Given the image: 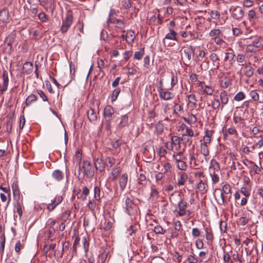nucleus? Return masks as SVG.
<instances>
[{
  "instance_id": "obj_24",
  "label": "nucleus",
  "mask_w": 263,
  "mask_h": 263,
  "mask_svg": "<svg viewBox=\"0 0 263 263\" xmlns=\"http://www.w3.org/2000/svg\"><path fill=\"white\" fill-rule=\"evenodd\" d=\"M121 171V168L120 166L115 167L112 170L110 176V178L112 181H115L117 179Z\"/></svg>"
},
{
  "instance_id": "obj_59",
  "label": "nucleus",
  "mask_w": 263,
  "mask_h": 263,
  "mask_svg": "<svg viewBox=\"0 0 263 263\" xmlns=\"http://www.w3.org/2000/svg\"><path fill=\"white\" fill-rule=\"evenodd\" d=\"M36 92L43 101L46 102L48 101L47 96L42 90H37Z\"/></svg>"
},
{
  "instance_id": "obj_26",
  "label": "nucleus",
  "mask_w": 263,
  "mask_h": 263,
  "mask_svg": "<svg viewBox=\"0 0 263 263\" xmlns=\"http://www.w3.org/2000/svg\"><path fill=\"white\" fill-rule=\"evenodd\" d=\"M52 177L58 181H60L63 179V174L59 170H56L52 172Z\"/></svg>"
},
{
  "instance_id": "obj_44",
  "label": "nucleus",
  "mask_w": 263,
  "mask_h": 263,
  "mask_svg": "<svg viewBox=\"0 0 263 263\" xmlns=\"http://www.w3.org/2000/svg\"><path fill=\"white\" fill-rule=\"evenodd\" d=\"M121 89L119 88H116L112 92L111 95V101L114 102L116 100V99L118 98V96H119V93H120Z\"/></svg>"
},
{
  "instance_id": "obj_5",
  "label": "nucleus",
  "mask_w": 263,
  "mask_h": 263,
  "mask_svg": "<svg viewBox=\"0 0 263 263\" xmlns=\"http://www.w3.org/2000/svg\"><path fill=\"white\" fill-rule=\"evenodd\" d=\"M232 17L235 20H240L244 15L243 9L239 6H232L229 9Z\"/></svg>"
},
{
  "instance_id": "obj_42",
  "label": "nucleus",
  "mask_w": 263,
  "mask_h": 263,
  "mask_svg": "<svg viewBox=\"0 0 263 263\" xmlns=\"http://www.w3.org/2000/svg\"><path fill=\"white\" fill-rule=\"evenodd\" d=\"M249 163L252 164L250 167L254 171V173L257 174H259L261 172L260 167L252 161H249Z\"/></svg>"
},
{
  "instance_id": "obj_33",
  "label": "nucleus",
  "mask_w": 263,
  "mask_h": 263,
  "mask_svg": "<svg viewBox=\"0 0 263 263\" xmlns=\"http://www.w3.org/2000/svg\"><path fill=\"white\" fill-rule=\"evenodd\" d=\"M187 174L186 173H182L181 174L180 178L178 180V185L180 186L184 185L185 182L187 180Z\"/></svg>"
},
{
  "instance_id": "obj_45",
  "label": "nucleus",
  "mask_w": 263,
  "mask_h": 263,
  "mask_svg": "<svg viewBox=\"0 0 263 263\" xmlns=\"http://www.w3.org/2000/svg\"><path fill=\"white\" fill-rule=\"evenodd\" d=\"M197 188L202 192V193H204L206 192V190L205 189V184L202 181L200 180L197 184Z\"/></svg>"
},
{
  "instance_id": "obj_30",
  "label": "nucleus",
  "mask_w": 263,
  "mask_h": 263,
  "mask_svg": "<svg viewBox=\"0 0 263 263\" xmlns=\"http://www.w3.org/2000/svg\"><path fill=\"white\" fill-rule=\"evenodd\" d=\"M224 194H225L223 193V192H221V193H220V199L217 200V202L219 205H221L227 204L228 201H229L230 198H231V196L230 195L228 200L227 199L226 196H225Z\"/></svg>"
},
{
  "instance_id": "obj_20",
  "label": "nucleus",
  "mask_w": 263,
  "mask_h": 263,
  "mask_svg": "<svg viewBox=\"0 0 263 263\" xmlns=\"http://www.w3.org/2000/svg\"><path fill=\"white\" fill-rule=\"evenodd\" d=\"M33 68V64L31 62H26L23 65V69L24 72L27 74L31 73L32 72Z\"/></svg>"
},
{
  "instance_id": "obj_36",
  "label": "nucleus",
  "mask_w": 263,
  "mask_h": 263,
  "mask_svg": "<svg viewBox=\"0 0 263 263\" xmlns=\"http://www.w3.org/2000/svg\"><path fill=\"white\" fill-rule=\"evenodd\" d=\"M89 189L86 186H85L83 188L82 194L80 195V197H78V198L81 199L82 200L84 201L86 199V197L89 195Z\"/></svg>"
},
{
  "instance_id": "obj_8",
  "label": "nucleus",
  "mask_w": 263,
  "mask_h": 263,
  "mask_svg": "<svg viewBox=\"0 0 263 263\" xmlns=\"http://www.w3.org/2000/svg\"><path fill=\"white\" fill-rule=\"evenodd\" d=\"M3 83L2 88L0 90V92L1 94L4 93L5 92L8 88V83H9V78H8V73L6 70H3V76H2Z\"/></svg>"
},
{
  "instance_id": "obj_34",
  "label": "nucleus",
  "mask_w": 263,
  "mask_h": 263,
  "mask_svg": "<svg viewBox=\"0 0 263 263\" xmlns=\"http://www.w3.org/2000/svg\"><path fill=\"white\" fill-rule=\"evenodd\" d=\"M37 100V97L35 95L31 94L27 98L26 101H25V104L27 106H29L32 102H34L36 101Z\"/></svg>"
},
{
  "instance_id": "obj_28",
  "label": "nucleus",
  "mask_w": 263,
  "mask_h": 263,
  "mask_svg": "<svg viewBox=\"0 0 263 263\" xmlns=\"http://www.w3.org/2000/svg\"><path fill=\"white\" fill-rule=\"evenodd\" d=\"M159 197V193L156 188L153 185L151 187L150 199L152 200H157Z\"/></svg>"
},
{
  "instance_id": "obj_13",
  "label": "nucleus",
  "mask_w": 263,
  "mask_h": 263,
  "mask_svg": "<svg viewBox=\"0 0 263 263\" xmlns=\"http://www.w3.org/2000/svg\"><path fill=\"white\" fill-rule=\"evenodd\" d=\"M128 175L126 173L123 174L119 178V184L121 191H123L127 185Z\"/></svg>"
},
{
  "instance_id": "obj_27",
  "label": "nucleus",
  "mask_w": 263,
  "mask_h": 263,
  "mask_svg": "<svg viewBox=\"0 0 263 263\" xmlns=\"http://www.w3.org/2000/svg\"><path fill=\"white\" fill-rule=\"evenodd\" d=\"M135 38V33L132 30H129L126 34V41L128 44H132L134 42Z\"/></svg>"
},
{
  "instance_id": "obj_18",
  "label": "nucleus",
  "mask_w": 263,
  "mask_h": 263,
  "mask_svg": "<svg viewBox=\"0 0 263 263\" xmlns=\"http://www.w3.org/2000/svg\"><path fill=\"white\" fill-rule=\"evenodd\" d=\"M16 201L15 207L16 209V212L19 215L20 217H21L22 216L23 214V209L22 206L23 205V197L22 198H20V199H15Z\"/></svg>"
},
{
  "instance_id": "obj_17",
  "label": "nucleus",
  "mask_w": 263,
  "mask_h": 263,
  "mask_svg": "<svg viewBox=\"0 0 263 263\" xmlns=\"http://www.w3.org/2000/svg\"><path fill=\"white\" fill-rule=\"evenodd\" d=\"M169 33H167L165 36V39L178 41L177 32L172 28H170Z\"/></svg>"
},
{
  "instance_id": "obj_55",
  "label": "nucleus",
  "mask_w": 263,
  "mask_h": 263,
  "mask_svg": "<svg viewBox=\"0 0 263 263\" xmlns=\"http://www.w3.org/2000/svg\"><path fill=\"white\" fill-rule=\"evenodd\" d=\"M39 19L42 22H46L48 18L47 15L45 12H42L38 15Z\"/></svg>"
},
{
  "instance_id": "obj_43",
  "label": "nucleus",
  "mask_w": 263,
  "mask_h": 263,
  "mask_svg": "<svg viewBox=\"0 0 263 263\" xmlns=\"http://www.w3.org/2000/svg\"><path fill=\"white\" fill-rule=\"evenodd\" d=\"M144 48L143 47L139 51H136L134 55V59L138 60H141L144 53Z\"/></svg>"
},
{
  "instance_id": "obj_31",
  "label": "nucleus",
  "mask_w": 263,
  "mask_h": 263,
  "mask_svg": "<svg viewBox=\"0 0 263 263\" xmlns=\"http://www.w3.org/2000/svg\"><path fill=\"white\" fill-rule=\"evenodd\" d=\"M87 116L88 119L89 120L90 122L95 121L97 119V114L95 112L94 110L92 108H90L87 111Z\"/></svg>"
},
{
  "instance_id": "obj_22",
  "label": "nucleus",
  "mask_w": 263,
  "mask_h": 263,
  "mask_svg": "<svg viewBox=\"0 0 263 263\" xmlns=\"http://www.w3.org/2000/svg\"><path fill=\"white\" fill-rule=\"evenodd\" d=\"M95 166L97 170L99 169L100 171H103L105 167V163L101 159L97 158L95 160Z\"/></svg>"
},
{
  "instance_id": "obj_58",
  "label": "nucleus",
  "mask_w": 263,
  "mask_h": 263,
  "mask_svg": "<svg viewBox=\"0 0 263 263\" xmlns=\"http://www.w3.org/2000/svg\"><path fill=\"white\" fill-rule=\"evenodd\" d=\"M214 91V89L211 86L206 85L204 86V92H205V94L212 96L213 95Z\"/></svg>"
},
{
  "instance_id": "obj_48",
  "label": "nucleus",
  "mask_w": 263,
  "mask_h": 263,
  "mask_svg": "<svg viewBox=\"0 0 263 263\" xmlns=\"http://www.w3.org/2000/svg\"><path fill=\"white\" fill-rule=\"evenodd\" d=\"M223 260L224 262L228 263L231 262V263H233V261L231 260V256L229 252H226L224 251L223 255Z\"/></svg>"
},
{
  "instance_id": "obj_25",
  "label": "nucleus",
  "mask_w": 263,
  "mask_h": 263,
  "mask_svg": "<svg viewBox=\"0 0 263 263\" xmlns=\"http://www.w3.org/2000/svg\"><path fill=\"white\" fill-rule=\"evenodd\" d=\"M205 232V238L210 242H212L214 237L212 229L211 228L206 227L204 228Z\"/></svg>"
},
{
  "instance_id": "obj_9",
  "label": "nucleus",
  "mask_w": 263,
  "mask_h": 263,
  "mask_svg": "<svg viewBox=\"0 0 263 263\" xmlns=\"http://www.w3.org/2000/svg\"><path fill=\"white\" fill-rule=\"evenodd\" d=\"M9 11L7 8H4L0 11V24L7 23L9 21Z\"/></svg>"
},
{
  "instance_id": "obj_53",
  "label": "nucleus",
  "mask_w": 263,
  "mask_h": 263,
  "mask_svg": "<svg viewBox=\"0 0 263 263\" xmlns=\"http://www.w3.org/2000/svg\"><path fill=\"white\" fill-rule=\"evenodd\" d=\"M210 59L212 61L213 65H215V63H216V62L219 61L220 60V59L218 57L217 54L214 52L210 54Z\"/></svg>"
},
{
  "instance_id": "obj_29",
  "label": "nucleus",
  "mask_w": 263,
  "mask_h": 263,
  "mask_svg": "<svg viewBox=\"0 0 263 263\" xmlns=\"http://www.w3.org/2000/svg\"><path fill=\"white\" fill-rule=\"evenodd\" d=\"M250 45L254 46L256 47L263 49L262 40L259 38L254 39L251 43L249 44Z\"/></svg>"
},
{
  "instance_id": "obj_40",
  "label": "nucleus",
  "mask_w": 263,
  "mask_h": 263,
  "mask_svg": "<svg viewBox=\"0 0 263 263\" xmlns=\"http://www.w3.org/2000/svg\"><path fill=\"white\" fill-rule=\"evenodd\" d=\"M232 258L234 261L239 263H243L244 260L242 258V255H239L237 252L232 255Z\"/></svg>"
},
{
  "instance_id": "obj_23",
  "label": "nucleus",
  "mask_w": 263,
  "mask_h": 263,
  "mask_svg": "<svg viewBox=\"0 0 263 263\" xmlns=\"http://www.w3.org/2000/svg\"><path fill=\"white\" fill-rule=\"evenodd\" d=\"M116 159L111 156H107L105 158V166L108 168H111L115 163Z\"/></svg>"
},
{
  "instance_id": "obj_2",
  "label": "nucleus",
  "mask_w": 263,
  "mask_h": 263,
  "mask_svg": "<svg viewBox=\"0 0 263 263\" xmlns=\"http://www.w3.org/2000/svg\"><path fill=\"white\" fill-rule=\"evenodd\" d=\"M79 170L80 172L83 173V176L87 178H92L95 174V168L91 162L88 160H84L82 163L79 162Z\"/></svg>"
},
{
  "instance_id": "obj_50",
  "label": "nucleus",
  "mask_w": 263,
  "mask_h": 263,
  "mask_svg": "<svg viewBox=\"0 0 263 263\" xmlns=\"http://www.w3.org/2000/svg\"><path fill=\"white\" fill-rule=\"evenodd\" d=\"M240 192L246 197H248L250 196V190L246 187H241L240 188Z\"/></svg>"
},
{
  "instance_id": "obj_49",
  "label": "nucleus",
  "mask_w": 263,
  "mask_h": 263,
  "mask_svg": "<svg viewBox=\"0 0 263 263\" xmlns=\"http://www.w3.org/2000/svg\"><path fill=\"white\" fill-rule=\"evenodd\" d=\"M245 97V93L242 91H240L235 96L234 99L236 101H240L243 100Z\"/></svg>"
},
{
  "instance_id": "obj_60",
  "label": "nucleus",
  "mask_w": 263,
  "mask_h": 263,
  "mask_svg": "<svg viewBox=\"0 0 263 263\" xmlns=\"http://www.w3.org/2000/svg\"><path fill=\"white\" fill-rule=\"evenodd\" d=\"M83 246L85 253H87L89 250V242L86 237L83 238Z\"/></svg>"
},
{
  "instance_id": "obj_47",
  "label": "nucleus",
  "mask_w": 263,
  "mask_h": 263,
  "mask_svg": "<svg viewBox=\"0 0 263 263\" xmlns=\"http://www.w3.org/2000/svg\"><path fill=\"white\" fill-rule=\"evenodd\" d=\"M220 30L218 29H215L212 30L210 33L209 35L211 37H212L213 39H215V37L218 36V35L220 34Z\"/></svg>"
},
{
  "instance_id": "obj_37",
  "label": "nucleus",
  "mask_w": 263,
  "mask_h": 263,
  "mask_svg": "<svg viewBox=\"0 0 263 263\" xmlns=\"http://www.w3.org/2000/svg\"><path fill=\"white\" fill-rule=\"evenodd\" d=\"M211 106L213 109H217L221 107V103L218 99L215 97L212 101Z\"/></svg>"
},
{
  "instance_id": "obj_38",
  "label": "nucleus",
  "mask_w": 263,
  "mask_h": 263,
  "mask_svg": "<svg viewBox=\"0 0 263 263\" xmlns=\"http://www.w3.org/2000/svg\"><path fill=\"white\" fill-rule=\"evenodd\" d=\"M200 152L204 156H208L209 155V150L208 145L205 144H200Z\"/></svg>"
},
{
  "instance_id": "obj_4",
  "label": "nucleus",
  "mask_w": 263,
  "mask_h": 263,
  "mask_svg": "<svg viewBox=\"0 0 263 263\" xmlns=\"http://www.w3.org/2000/svg\"><path fill=\"white\" fill-rule=\"evenodd\" d=\"M73 22V15L72 13L68 12L66 13V16L62 20V24L60 28V31L63 34L66 33L70 27H71Z\"/></svg>"
},
{
  "instance_id": "obj_39",
  "label": "nucleus",
  "mask_w": 263,
  "mask_h": 263,
  "mask_svg": "<svg viewBox=\"0 0 263 263\" xmlns=\"http://www.w3.org/2000/svg\"><path fill=\"white\" fill-rule=\"evenodd\" d=\"M245 69L246 70L245 74L246 77L250 78L253 75L254 71L253 68L251 66H246Z\"/></svg>"
},
{
  "instance_id": "obj_21",
  "label": "nucleus",
  "mask_w": 263,
  "mask_h": 263,
  "mask_svg": "<svg viewBox=\"0 0 263 263\" xmlns=\"http://www.w3.org/2000/svg\"><path fill=\"white\" fill-rule=\"evenodd\" d=\"M220 102L221 103V109L223 108L224 105H226L229 101V98L226 91H222L220 94Z\"/></svg>"
},
{
  "instance_id": "obj_63",
  "label": "nucleus",
  "mask_w": 263,
  "mask_h": 263,
  "mask_svg": "<svg viewBox=\"0 0 263 263\" xmlns=\"http://www.w3.org/2000/svg\"><path fill=\"white\" fill-rule=\"evenodd\" d=\"M204 84V82H200L198 85L199 88L198 89V93L200 95L205 94V92H204V86L203 85Z\"/></svg>"
},
{
  "instance_id": "obj_16",
  "label": "nucleus",
  "mask_w": 263,
  "mask_h": 263,
  "mask_svg": "<svg viewBox=\"0 0 263 263\" xmlns=\"http://www.w3.org/2000/svg\"><path fill=\"white\" fill-rule=\"evenodd\" d=\"M12 189L14 199H20V198H21V196L17 181H14L13 182L12 184Z\"/></svg>"
},
{
  "instance_id": "obj_19",
  "label": "nucleus",
  "mask_w": 263,
  "mask_h": 263,
  "mask_svg": "<svg viewBox=\"0 0 263 263\" xmlns=\"http://www.w3.org/2000/svg\"><path fill=\"white\" fill-rule=\"evenodd\" d=\"M195 51V48L190 46V47H187L185 48L183 50V54L185 58H187V60L189 61L191 59L192 54H194Z\"/></svg>"
},
{
  "instance_id": "obj_15",
  "label": "nucleus",
  "mask_w": 263,
  "mask_h": 263,
  "mask_svg": "<svg viewBox=\"0 0 263 263\" xmlns=\"http://www.w3.org/2000/svg\"><path fill=\"white\" fill-rule=\"evenodd\" d=\"M107 23H112L116 24L115 27L119 29H123L125 28V23L121 20L116 18L109 17Z\"/></svg>"
},
{
  "instance_id": "obj_51",
  "label": "nucleus",
  "mask_w": 263,
  "mask_h": 263,
  "mask_svg": "<svg viewBox=\"0 0 263 263\" xmlns=\"http://www.w3.org/2000/svg\"><path fill=\"white\" fill-rule=\"evenodd\" d=\"M185 134H183L182 135V140L185 139V138L187 136L193 137L194 136V132L193 130L189 128V127L186 128L185 129Z\"/></svg>"
},
{
  "instance_id": "obj_56",
  "label": "nucleus",
  "mask_w": 263,
  "mask_h": 263,
  "mask_svg": "<svg viewBox=\"0 0 263 263\" xmlns=\"http://www.w3.org/2000/svg\"><path fill=\"white\" fill-rule=\"evenodd\" d=\"M250 96L255 101H257L259 100V95L255 90L251 91L250 92Z\"/></svg>"
},
{
  "instance_id": "obj_1",
  "label": "nucleus",
  "mask_w": 263,
  "mask_h": 263,
  "mask_svg": "<svg viewBox=\"0 0 263 263\" xmlns=\"http://www.w3.org/2000/svg\"><path fill=\"white\" fill-rule=\"evenodd\" d=\"M169 198L170 201L173 204H175L178 202L179 209L178 214L179 216H183L185 215L189 216L190 215V211L186 210L187 202L181 198V196L179 193L175 192L172 193Z\"/></svg>"
},
{
  "instance_id": "obj_10",
  "label": "nucleus",
  "mask_w": 263,
  "mask_h": 263,
  "mask_svg": "<svg viewBox=\"0 0 263 263\" xmlns=\"http://www.w3.org/2000/svg\"><path fill=\"white\" fill-rule=\"evenodd\" d=\"M39 4L41 6L44 7V9L47 11L49 10L52 12L54 9V2L50 1L48 0H39Z\"/></svg>"
},
{
  "instance_id": "obj_11",
  "label": "nucleus",
  "mask_w": 263,
  "mask_h": 263,
  "mask_svg": "<svg viewBox=\"0 0 263 263\" xmlns=\"http://www.w3.org/2000/svg\"><path fill=\"white\" fill-rule=\"evenodd\" d=\"M114 109L111 105H107L104 109V117L107 119V121H110L112 119V116L114 114Z\"/></svg>"
},
{
  "instance_id": "obj_35",
  "label": "nucleus",
  "mask_w": 263,
  "mask_h": 263,
  "mask_svg": "<svg viewBox=\"0 0 263 263\" xmlns=\"http://www.w3.org/2000/svg\"><path fill=\"white\" fill-rule=\"evenodd\" d=\"M248 17L250 21L253 23L256 21L258 18L254 10H250L249 11Z\"/></svg>"
},
{
  "instance_id": "obj_64",
  "label": "nucleus",
  "mask_w": 263,
  "mask_h": 263,
  "mask_svg": "<svg viewBox=\"0 0 263 263\" xmlns=\"http://www.w3.org/2000/svg\"><path fill=\"white\" fill-rule=\"evenodd\" d=\"M178 167L181 170H185L186 168L185 162L182 160L177 162Z\"/></svg>"
},
{
  "instance_id": "obj_12",
  "label": "nucleus",
  "mask_w": 263,
  "mask_h": 263,
  "mask_svg": "<svg viewBox=\"0 0 263 263\" xmlns=\"http://www.w3.org/2000/svg\"><path fill=\"white\" fill-rule=\"evenodd\" d=\"M130 121L129 120L128 116L127 115L121 116L120 119V122L118 124V128L121 129L129 125Z\"/></svg>"
},
{
  "instance_id": "obj_57",
  "label": "nucleus",
  "mask_w": 263,
  "mask_h": 263,
  "mask_svg": "<svg viewBox=\"0 0 263 263\" xmlns=\"http://www.w3.org/2000/svg\"><path fill=\"white\" fill-rule=\"evenodd\" d=\"M15 34H13V33H11V34H10L5 39L4 42L5 43H6V42H10V43H13L15 41Z\"/></svg>"
},
{
  "instance_id": "obj_14",
  "label": "nucleus",
  "mask_w": 263,
  "mask_h": 263,
  "mask_svg": "<svg viewBox=\"0 0 263 263\" xmlns=\"http://www.w3.org/2000/svg\"><path fill=\"white\" fill-rule=\"evenodd\" d=\"M235 57V55L233 53H230V52H226V56L224 58V61H229L228 64H226V67L227 69H230L233 64V61L234 58Z\"/></svg>"
},
{
  "instance_id": "obj_54",
  "label": "nucleus",
  "mask_w": 263,
  "mask_h": 263,
  "mask_svg": "<svg viewBox=\"0 0 263 263\" xmlns=\"http://www.w3.org/2000/svg\"><path fill=\"white\" fill-rule=\"evenodd\" d=\"M151 152L150 154V156H148L147 158V160L146 161L147 162H152L155 157V149L153 147L151 148Z\"/></svg>"
},
{
  "instance_id": "obj_7",
  "label": "nucleus",
  "mask_w": 263,
  "mask_h": 263,
  "mask_svg": "<svg viewBox=\"0 0 263 263\" xmlns=\"http://www.w3.org/2000/svg\"><path fill=\"white\" fill-rule=\"evenodd\" d=\"M158 91L160 99L163 100L168 101L174 97V95L172 92L167 91L166 89L161 87L158 88Z\"/></svg>"
},
{
  "instance_id": "obj_46",
  "label": "nucleus",
  "mask_w": 263,
  "mask_h": 263,
  "mask_svg": "<svg viewBox=\"0 0 263 263\" xmlns=\"http://www.w3.org/2000/svg\"><path fill=\"white\" fill-rule=\"evenodd\" d=\"M5 242H6V237L4 234H3L1 237L0 240V249L1 250L2 253L3 254L5 250Z\"/></svg>"
},
{
  "instance_id": "obj_61",
  "label": "nucleus",
  "mask_w": 263,
  "mask_h": 263,
  "mask_svg": "<svg viewBox=\"0 0 263 263\" xmlns=\"http://www.w3.org/2000/svg\"><path fill=\"white\" fill-rule=\"evenodd\" d=\"M187 98L190 103L193 104V105H195L196 104L197 100L195 95L190 94L187 96Z\"/></svg>"
},
{
  "instance_id": "obj_32",
  "label": "nucleus",
  "mask_w": 263,
  "mask_h": 263,
  "mask_svg": "<svg viewBox=\"0 0 263 263\" xmlns=\"http://www.w3.org/2000/svg\"><path fill=\"white\" fill-rule=\"evenodd\" d=\"M94 198L96 200H101V189L100 185H96L94 187Z\"/></svg>"
},
{
  "instance_id": "obj_6",
  "label": "nucleus",
  "mask_w": 263,
  "mask_h": 263,
  "mask_svg": "<svg viewBox=\"0 0 263 263\" xmlns=\"http://www.w3.org/2000/svg\"><path fill=\"white\" fill-rule=\"evenodd\" d=\"M63 200L62 196L57 195L54 199L51 200V203L47 206V209L49 211H52Z\"/></svg>"
},
{
  "instance_id": "obj_62",
  "label": "nucleus",
  "mask_w": 263,
  "mask_h": 263,
  "mask_svg": "<svg viewBox=\"0 0 263 263\" xmlns=\"http://www.w3.org/2000/svg\"><path fill=\"white\" fill-rule=\"evenodd\" d=\"M182 156H183V153L182 152H180L178 153L176 155H173V157L175 158L176 162H178V161H181L182 159H185L184 157H183Z\"/></svg>"
},
{
  "instance_id": "obj_52",
  "label": "nucleus",
  "mask_w": 263,
  "mask_h": 263,
  "mask_svg": "<svg viewBox=\"0 0 263 263\" xmlns=\"http://www.w3.org/2000/svg\"><path fill=\"white\" fill-rule=\"evenodd\" d=\"M222 192L225 194H231V187L229 184H225L222 188Z\"/></svg>"
},
{
  "instance_id": "obj_3",
  "label": "nucleus",
  "mask_w": 263,
  "mask_h": 263,
  "mask_svg": "<svg viewBox=\"0 0 263 263\" xmlns=\"http://www.w3.org/2000/svg\"><path fill=\"white\" fill-rule=\"evenodd\" d=\"M125 212L130 216H133L137 214L138 206L134 202L133 199L127 197L125 201Z\"/></svg>"
},
{
  "instance_id": "obj_41",
  "label": "nucleus",
  "mask_w": 263,
  "mask_h": 263,
  "mask_svg": "<svg viewBox=\"0 0 263 263\" xmlns=\"http://www.w3.org/2000/svg\"><path fill=\"white\" fill-rule=\"evenodd\" d=\"M261 49L260 48H258L257 47H255L254 46L250 45L248 44L247 46L246 50L247 52H252V53H255L258 51L261 50Z\"/></svg>"
}]
</instances>
